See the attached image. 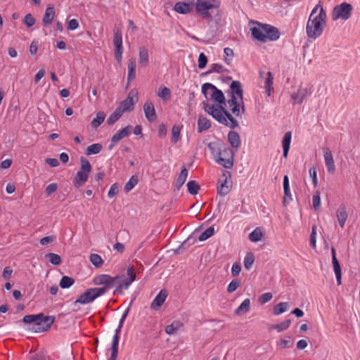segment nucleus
Here are the masks:
<instances>
[{
	"mask_svg": "<svg viewBox=\"0 0 360 360\" xmlns=\"http://www.w3.org/2000/svg\"><path fill=\"white\" fill-rule=\"evenodd\" d=\"M251 32H252V37L255 39H257L261 42L266 41V34L262 27L261 29L259 27H254L251 28Z\"/></svg>",
	"mask_w": 360,
	"mask_h": 360,
	"instance_id": "b1692460",
	"label": "nucleus"
},
{
	"mask_svg": "<svg viewBox=\"0 0 360 360\" xmlns=\"http://www.w3.org/2000/svg\"><path fill=\"white\" fill-rule=\"evenodd\" d=\"M127 68H128L127 82L129 84L136 77V62H135V60L133 59L129 60Z\"/></svg>",
	"mask_w": 360,
	"mask_h": 360,
	"instance_id": "2f4dec72",
	"label": "nucleus"
},
{
	"mask_svg": "<svg viewBox=\"0 0 360 360\" xmlns=\"http://www.w3.org/2000/svg\"><path fill=\"white\" fill-rule=\"evenodd\" d=\"M212 90L211 99L219 103V104H225L226 98L221 90L218 89L211 83H205L202 86V94L207 98V91Z\"/></svg>",
	"mask_w": 360,
	"mask_h": 360,
	"instance_id": "0eeeda50",
	"label": "nucleus"
},
{
	"mask_svg": "<svg viewBox=\"0 0 360 360\" xmlns=\"http://www.w3.org/2000/svg\"><path fill=\"white\" fill-rule=\"evenodd\" d=\"M208 62L207 57L204 53H200L198 56V63L200 69H204Z\"/></svg>",
	"mask_w": 360,
	"mask_h": 360,
	"instance_id": "6e6d98bb",
	"label": "nucleus"
},
{
	"mask_svg": "<svg viewBox=\"0 0 360 360\" xmlns=\"http://www.w3.org/2000/svg\"><path fill=\"white\" fill-rule=\"evenodd\" d=\"M347 216L346 207L344 205H341L337 210V218L341 228H344Z\"/></svg>",
	"mask_w": 360,
	"mask_h": 360,
	"instance_id": "aec40b11",
	"label": "nucleus"
},
{
	"mask_svg": "<svg viewBox=\"0 0 360 360\" xmlns=\"http://www.w3.org/2000/svg\"><path fill=\"white\" fill-rule=\"evenodd\" d=\"M326 25V13L323 8H321L319 14L314 18H309L306 26L307 37L316 39L319 37Z\"/></svg>",
	"mask_w": 360,
	"mask_h": 360,
	"instance_id": "7ed1b4c3",
	"label": "nucleus"
},
{
	"mask_svg": "<svg viewBox=\"0 0 360 360\" xmlns=\"http://www.w3.org/2000/svg\"><path fill=\"white\" fill-rule=\"evenodd\" d=\"M187 188L188 192L191 195H196L200 189V187L195 181L191 180L187 183Z\"/></svg>",
	"mask_w": 360,
	"mask_h": 360,
	"instance_id": "c03bdc74",
	"label": "nucleus"
},
{
	"mask_svg": "<svg viewBox=\"0 0 360 360\" xmlns=\"http://www.w3.org/2000/svg\"><path fill=\"white\" fill-rule=\"evenodd\" d=\"M292 133L291 131H287L283 139L282 146H283V156L286 158L288 155V152L290 150V142H291Z\"/></svg>",
	"mask_w": 360,
	"mask_h": 360,
	"instance_id": "4be33fe9",
	"label": "nucleus"
},
{
	"mask_svg": "<svg viewBox=\"0 0 360 360\" xmlns=\"http://www.w3.org/2000/svg\"><path fill=\"white\" fill-rule=\"evenodd\" d=\"M91 302L89 298V295L88 293L87 290H86V291L84 293L81 294L79 296V297L75 301L74 305L76 306L77 304H86Z\"/></svg>",
	"mask_w": 360,
	"mask_h": 360,
	"instance_id": "49530a36",
	"label": "nucleus"
},
{
	"mask_svg": "<svg viewBox=\"0 0 360 360\" xmlns=\"http://www.w3.org/2000/svg\"><path fill=\"white\" fill-rule=\"evenodd\" d=\"M289 308L288 302H282L276 304L273 308V313L274 315L278 316L285 312Z\"/></svg>",
	"mask_w": 360,
	"mask_h": 360,
	"instance_id": "473e14b6",
	"label": "nucleus"
},
{
	"mask_svg": "<svg viewBox=\"0 0 360 360\" xmlns=\"http://www.w3.org/2000/svg\"><path fill=\"white\" fill-rule=\"evenodd\" d=\"M182 126L179 125H174L172 129V141L174 143H176L180 139V133L181 130Z\"/></svg>",
	"mask_w": 360,
	"mask_h": 360,
	"instance_id": "8fccbe9b",
	"label": "nucleus"
},
{
	"mask_svg": "<svg viewBox=\"0 0 360 360\" xmlns=\"http://www.w3.org/2000/svg\"><path fill=\"white\" fill-rule=\"evenodd\" d=\"M118 192H119V186L117 183H115L110 186V190L108 193V197L109 198H112L117 195Z\"/></svg>",
	"mask_w": 360,
	"mask_h": 360,
	"instance_id": "052dcab7",
	"label": "nucleus"
},
{
	"mask_svg": "<svg viewBox=\"0 0 360 360\" xmlns=\"http://www.w3.org/2000/svg\"><path fill=\"white\" fill-rule=\"evenodd\" d=\"M139 63L142 66H146L148 64V51L144 46L139 48Z\"/></svg>",
	"mask_w": 360,
	"mask_h": 360,
	"instance_id": "bb28decb",
	"label": "nucleus"
},
{
	"mask_svg": "<svg viewBox=\"0 0 360 360\" xmlns=\"http://www.w3.org/2000/svg\"><path fill=\"white\" fill-rule=\"evenodd\" d=\"M353 6L351 4L343 2L336 5L333 10L332 18L333 20L342 19L347 20L351 18Z\"/></svg>",
	"mask_w": 360,
	"mask_h": 360,
	"instance_id": "423d86ee",
	"label": "nucleus"
},
{
	"mask_svg": "<svg viewBox=\"0 0 360 360\" xmlns=\"http://www.w3.org/2000/svg\"><path fill=\"white\" fill-rule=\"evenodd\" d=\"M274 77L271 72H267V77L264 82V89L268 96L271 95V89L273 85Z\"/></svg>",
	"mask_w": 360,
	"mask_h": 360,
	"instance_id": "09e8293b",
	"label": "nucleus"
},
{
	"mask_svg": "<svg viewBox=\"0 0 360 360\" xmlns=\"http://www.w3.org/2000/svg\"><path fill=\"white\" fill-rule=\"evenodd\" d=\"M179 325V322H173L172 324L167 325L165 329V333L168 335H174L177 330Z\"/></svg>",
	"mask_w": 360,
	"mask_h": 360,
	"instance_id": "5fc2aeb1",
	"label": "nucleus"
},
{
	"mask_svg": "<svg viewBox=\"0 0 360 360\" xmlns=\"http://www.w3.org/2000/svg\"><path fill=\"white\" fill-rule=\"evenodd\" d=\"M122 112H121V107L117 106L115 111L109 116L107 120V123L108 125L114 124L122 115Z\"/></svg>",
	"mask_w": 360,
	"mask_h": 360,
	"instance_id": "c85d7f7f",
	"label": "nucleus"
},
{
	"mask_svg": "<svg viewBox=\"0 0 360 360\" xmlns=\"http://www.w3.org/2000/svg\"><path fill=\"white\" fill-rule=\"evenodd\" d=\"M263 236L262 232L259 228H256L249 234V239L250 241L257 243L262 240Z\"/></svg>",
	"mask_w": 360,
	"mask_h": 360,
	"instance_id": "79ce46f5",
	"label": "nucleus"
},
{
	"mask_svg": "<svg viewBox=\"0 0 360 360\" xmlns=\"http://www.w3.org/2000/svg\"><path fill=\"white\" fill-rule=\"evenodd\" d=\"M35 22H36L35 18L32 16V15L31 13H28V14L25 15L24 20H23V22L25 24V25L27 27H30L33 26L35 24Z\"/></svg>",
	"mask_w": 360,
	"mask_h": 360,
	"instance_id": "bf43d9fd",
	"label": "nucleus"
},
{
	"mask_svg": "<svg viewBox=\"0 0 360 360\" xmlns=\"http://www.w3.org/2000/svg\"><path fill=\"white\" fill-rule=\"evenodd\" d=\"M214 233V229L213 226H210L207 228L205 231H203L198 238L200 241H204L211 236H212Z\"/></svg>",
	"mask_w": 360,
	"mask_h": 360,
	"instance_id": "3c124183",
	"label": "nucleus"
},
{
	"mask_svg": "<svg viewBox=\"0 0 360 360\" xmlns=\"http://www.w3.org/2000/svg\"><path fill=\"white\" fill-rule=\"evenodd\" d=\"M122 328L118 327L116 328L115 331V334L112 337V345L119 346V340H120V334L121 333Z\"/></svg>",
	"mask_w": 360,
	"mask_h": 360,
	"instance_id": "338daca9",
	"label": "nucleus"
},
{
	"mask_svg": "<svg viewBox=\"0 0 360 360\" xmlns=\"http://www.w3.org/2000/svg\"><path fill=\"white\" fill-rule=\"evenodd\" d=\"M113 45L115 46V59L120 62L122 60L123 47L122 32L119 28L113 30Z\"/></svg>",
	"mask_w": 360,
	"mask_h": 360,
	"instance_id": "9d476101",
	"label": "nucleus"
},
{
	"mask_svg": "<svg viewBox=\"0 0 360 360\" xmlns=\"http://www.w3.org/2000/svg\"><path fill=\"white\" fill-rule=\"evenodd\" d=\"M219 156L215 158V161L225 168L231 169L233 166L234 152L223 143Z\"/></svg>",
	"mask_w": 360,
	"mask_h": 360,
	"instance_id": "39448f33",
	"label": "nucleus"
},
{
	"mask_svg": "<svg viewBox=\"0 0 360 360\" xmlns=\"http://www.w3.org/2000/svg\"><path fill=\"white\" fill-rule=\"evenodd\" d=\"M105 116V113L103 111L97 112L96 117L91 121V127L95 129L98 127L103 122Z\"/></svg>",
	"mask_w": 360,
	"mask_h": 360,
	"instance_id": "c9c22d12",
	"label": "nucleus"
},
{
	"mask_svg": "<svg viewBox=\"0 0 360 360\" xmlns=\"http://www.w3.org/2000/svg\"><path fill=\"white\" fill-rule=\"evenodd\" d=\"M132 129L133 127L131 125H127L112 136L113 141H119L121 139L127 137L131 133Z\"/></svg>",
	"mask_w": 360,
	"mask_h": 360,
	"instance_id": "412c9836",
	"label": "nucleus"
},
{
	"mask_svg": "<svg viewBox=\"0 0 360 360\" xmlns=\"http://www.w3.org/2000/svg\"><path fill=\"white\" fill-rule=\"evenodd\" d=\"M81 167L73 178V184L75 187H80L88 180L89 173L91 171V165L89 161L84 157L80 158Z\"/></svg>",
	"mask_w": 360,
	"mask_h": 360,
	"instance_id": "20e7f679",
	"label": "nucleus"
},
{
	"mask_svg": "<svg viewBox=\"0 0 360 360\" xmlns=\"http://www.w3.org/2000/svg\"><path fill=\"white\" fill-rule=\"evenodd\" d=\"M224 53L225 54L224 62L229 65L233 56V51L231 48L226 47L224 49Z\"/></svg>",
	"mask_w": 360,
	"mask_h": 360,
	"instance_id": "4d7b16f0",
	"label": "nucleus"
},
{
	"mask_svg": "<svg viewBox=\"0 0 360 360\" xmlns=\"http://www.w3.org/2000/svg\"><path fill=\"white\" fill-rule=\"evenodd\" d=\"M210 127V121L206 117L199 116L198 120V132L202 133V131L209 129Z\"/></svg>",
	"mask_w": 360,
	"mask_h": 360,
	"instance_id": "393cba45",
	"label": "nucleus"
},
{
	"mask_svg": "<svg viewBox=\"0 0 360 360\" xmlns=\"http://www.w3.org/2000/svg\"><path fill=\"white\" fill-rule=\"evenodd\" d=\"M227 138L231 147L237 151L241 144L239 134L235 131H231L229 132Z\"/></svg>",
	"mask_w": 360,
	"mask_h": 360,
	"instance_id": "f3484780",
	"label": "nucleus"
},
{
	"mask_svg": "<svg viewBox=\"0 0 360 360\" xmlns=\"http://www.w3.org/2000/svg\"><path fill=\"white\" fill-rule=\"evenodd\" d=\"M316 226L314 225L311 229L310 234L309 243L310 245L315 249L316 248Z\"/></svg>",
	"mask_w": 360,
	"mask_h": 360,
	"instance_id": "e2e57ef3",
	"label": "nucleus"
},
{
	"mask_svg": "<svg viewBox=\"0 0 360 360\" xmlns=\"http://www.w3.org/2000/svg\"><path fill=\"white\" fill-rule=\"evenodd\" d=\"M115 277L120 278L117 284H120L123 289H127L131 283L134 281V278L133 276L126 278L124 279H122L124 276H116Z\"/></svg>",
	"mask_w": 360,
	"mask_h": 360,
	"instance_id": "de8ad7c7",
	"label": "nucleus"
},
{
	"mask_svg": "<svg viewBox=\"0 0 360 360\" xmlns=\"http://www.w3.org/2000/svg\"><path fill=\"white\" fill-rule=\"evenodd\" d=\"M191 238L188 237L186 240H184L176 250H174V254L180 255L182 254L184 250V246L188 244L189 245L191 244L190 243Z\"/></svg>",
	"mask_w": 360,
	"mask_h": 360,
	"instance_id": "0e129e2a",
	"label": "nucleus"
},
{
	"mask_svg": "<svg viewBox=\"0 0 360 360\" xmlns=\"http://www.w3.org/2000/svg\"><path fill=\"white\" fill-rule=\"evenodd\" d=\"M272 297H273L272 293L265 292V293L262 294L259 297L258 300L260 304H265V303L269 302L271 300Z\"/></svg>",
	"mask_w": 360,
	"mask_h": 360,
	"instance_id": "69168bd1",
	"label": "nucleus"
},
{
	"mask_svg": "<svg viewBox=\"0 0 360 360\" xmlns=\"http://www.w3.org/2000/svg\"><path fill=\"white\" fill-rule=\"evenodd\" d=\"M119 279V277H112L108 274H100L94 278L93 283L96 285H103V287L111 289L115 286Z\"/></svg>",
	"mask_w": 360,
	"mask_h": 360,
	"instance_id": "6e6552de",
	"label": "nucleus"
},
{
	"mask_svg": "<svg viewBox=\"0 0 360 360\" xmlns=\"http://www.w3.org/2000/svg\"><path fill=\"white\" fill-rule=\"evenodd\" d=\"M56 14L55 8L53 6L49 5L45 11L43 19H42V23L44 26H47L50 25L54 18Z\"/></svg>",
	"mask_w": 360,
	"mask_h": 360,
	"instance_id": "a211bd4d",
	"label": "nucleus"
},
{
	"mask_svg": "<svg viewBox=\"0 0 360 360\" xmlns=\"http://www.w3.org/2000/svg\"><path fill=\"white\" fill-rule=\"evenodd\" d=\"M257 25H261L264 29L266 34V41L268 39L270 41H276L279 39L280 32L276 27L267 24L262 25L260 23H257Z\"/></svg>",
	"mask_w": 360,
	"mask_h": 360,
	"instance_id": "f8f14e48",
	"label": "nucleus"
},
{
	"mask_svg": "<svg viewBox=\"0 0 360 360\" xmlns=\"http://www.w3.org/2000/svg\"><path fill=\"white\" fill-rule=\"evenodd\" d=\"M158 96L164 101H168L171 97V91L169 88L164 86L158 93Z\"/></svg>",
	"mask_w": 360,
	"mask_h": 360,
	"instance_id": "864d4df0",
	"label": "nucleus"
},
{
	"mask_svg": "<svg viewBox=\"0 0 360 360\" xmlns=\"http://www.w3.org/2000/svg\"><path fill=\"white\" fill-rule=\"evenodd\" d=\"M139 179L137 176L133 175L129 180L126 183L124 186V191L126 193L129 192L131 191L138 184Z\"/></svg>",
	"mask_w": 360,
	"mask_h": 360,
	"instance_id": "37998d69",
	"label": "nucleus"
},
{
	"mask_svg": "<svg viewBox=\"0 0 360 360\" xmlns=\"http://www.w3.org/2000/svg\"><path fill=\"white\" fill-rule=\"evenodd\" d=\"M307 95V89L305 88H300L297 92L291 95V98L294 103H301Z\"/></svg>",
	"mask_w": 360,
	"mask_h": 360,
	"instance_id": "5701e85b",
	"label": "nucleus"
},
{
	"mask_svg": "<svg viewBox=\"0 0 360 360\" xmlns=\"http://www.w3.org/2000/svg\"><path fill=\"white\" fill-rule=\"evenodd\" d=\"M167 297L166 290H161L150 304V308L158 310L165 302Z\"/></svg>",
	"mask_w": 360,
	"mask_h": 360,
	"instance_id": "4468645a",
	"label": "nucleus"
},
{
	"mask_svg": "<svg viewBox=\"0 0 360 360\" xmlns=\"http://www.w3.org/2000/svg\"><path fill=\"white\" fill-rule=\"evenodd\" d=\"M250 301L249 299H245L240 304V306L235 310V314L237 315H241L247 313L250 310Z\"/></svg>",
	"mask_w": 360,
	"mask_h": 360,
	"instance_id": "7c9ffc66",
	"label": "nucleus"
},
{
	"mask_svg": "<svg viewBox=\"0 0 360 360\" xmlns=\"http://www.w3.org/2000/svg\"><path fill=\"white\" fill-rule=\"evenodd\" d=\"M290 323H291V321L290 319H286L280 323L271 325L270 328L275 329L278 332H281V331H283V330H286L287 328H288Z\"/></svg>",
	"mask_w": 360,
	"mask_h": 360,
	"instance_id": "a19ab883",
	"label": "nucleus"
},
{
	"mask_svg": "<svg viewBox=\"0 0 360 360\" xmlns=\"http://www.w3.org/2000/svg\"><path fill=\"white\" fill-rule=\"evenodd\" d=\"M231 90V96H238L240 100H243V90L242 84L239 81H233L230 85Z\"/></svg>",
	"mask_w": 360,
	"mask_h": 360,
	"instance_id": "6ab92c4d",
	"label": "nucleus"
},
{
	"mask_svg": "<svg viewBox=\"0 0 360 360\" xmlns=\"http://www.w3.org/2000/svg\"><path fill=\"white\" fill-rule=\"evenodd\" d=\"M220 5L219 0H196L195 8L198 15L207 22H212L214 18L216 23L218 24L221 17Z\"/></svg>",
	"mask_w": 360,
	"mask_h": 360,
	"instance_id": "f257e3e1",
	"label": "nucleus"
},
{
	"mask_svg": "<svg viewBox=\"0 0 360 360\" xmlns=\"http://www.w3.org/2000/svg\"><path fill=\"white\" fill-rule=\"evenodd\" d=\"M202 108L204 110L210 115L214 120H216L219 123L222 124L225 126H229V122L226 121V117L223 116V115L215 109V105L212 104V105H208L206 102L202 103Z\"/></svg>",
	"mask_w": 360,
	"mask_h": 360,
	"instance_id": "9b49d317",
	"label": "nucleus"
},
{
	"mask_svg": "<svg viewBox=\"0 0 360 360\" xmlns=\"http://www.w3.org/2000/svg\"><path fill=\"white\" fill-rule=\"evenodd\" d=\"M223 143H224L213 141L207 144V148L211 153L214 156V158L219 156Z\"/></svg>",
	"mask_w": 360,
	"mask_h": 360,
	"instance_id": "c756f323",
	"label": "nucleus"
},
{
	"mask_svg": "<svg viewBox=\"0 0 360 360\" xmlns=\"http://www.w3.org/2000/svg\"><path fill=\"white\" fill-rule=\"evenodd\" d=\"M143 110L146 119L149 122H153L157 118L153 103L148 100L143 105Z\"/></svg>",
	"mask_w": 360,
	"mask_h": 360,
	"instance_id": "ddd939ff",
	"label": "nucleus"
},
{
	"mask_svg": "<svg viewBox=\"0 0 360 360\" xmlns=\"http://www.w3.org/2000/svg\"><path fill=\"white\" fill-rule=\"evenodd\" d=\"M230 192V188L227 186V179L226 178L223 181H218L217 193L221 196H225Z\"/></svg>",
	"mask_w": 360,
	"mask_h": 360,
	"instance_id": "cd10ccee",
	"label": "nucleus"
},
{
	"mask_svg": "<svg viewBox=\"0 0 360 360\" xmlns=\"http://www.w3.org/2000/svg\"><path fill=\"white\" fill-rule=\"evenodd\" d=\"M75 283V279L68 276H63L59 283V285L63 289L69 288Z\"/></svg>",
	"mask_w": 360,
	"mask_h": 360,
	"instance_id": "4c0bfd02",
	"label": "nucleus"
},
{
	"mask_svg": "<svg viewBox=\"0 0 360 360\" xmlns=\"http://www.w3.org/2000/svg\"><path fill=\"white\" fill-rule=\"evenodd\" d=\"M195 4L192 2L191 3H186L183 1L177 2L174 4V10L180 14H187L189 13Z\"/></svg>",
	"mask_w": 360,
	"mask_h": 360,
	"instance_id": "2eb2a0df",
	"label": "nucleus"
},
{
	"mask_svg": "<svg viewBox=\"0 0 360 360\" xmlns=\"http://www.w3.org/2000/svg\"><path fill=\"white\" fill-rule=\"evenodd\" d=\"M313 207L316 210H318L321 207V198L320 192L316 191L312 198Z\"/></svg>",
	"mask_w": 360,
	"mask_h": 360,
	"instance_id": "13d9d810",
	"label": "nucleus"
},
{
	"mask_svg": "<svg viewBox=\"0 0 360 360\" xmlns=\"http://www.w3.org/2000/svg\"><path fill=\"white\" fill-rule=\"evenodd\" d=\"M226 70L222 65L218 63H213L210 65V69L205 72H202L201 76L207 75L212 72L221 73Z\"/></svg>",
	"mask_w": 360,
	"mask_h": 360,
	"instance_id": "58836bf2",
	"label": "nucleus"
},
{
	"mask_svg": "<svg viewBox=\"0 0 360 360\" xmlns=\"http://www.w3.org/2000/svg\"><path fill=\"white\" fill-rule=\"evenodd\" d=\"M331 254H332V263H333L335 274V276L336 275H342L340 265V263L336 257L335 249L333 247L331 248Z\"/></svg>",
	"mask_w": 360,
	"mask_h": 360,
	"instance_id": "f704fd0d",
	"label": "nucleus"
},
{
	"mask_svg": "<svg viewBox=\"0 0 360 360\" xmlns=\"http://www.w3.org/2000/svg\"><path fill=\"white\" fill-rule=\"evenodd\" d=\"M102 148L101 143H94L86 148L85 153L86 155H96L101 151Z\"/></svg>",
	"mask_w": 360,
	"mask_h": 360,
	"instance_id": "e433bc0d",
	"label": "nucleus"
},
{
	"mask_svg": "<svg viewBox=\"0 0 360 360\" xmlns=\"http://www.w3.org/2000/svg\"><path fill=\"white\" fill-rule=\"evenodd\" d=\"M58 188V185L55 183H52V184H49L46 189H45V193L46 194V195L49 196L51 195L53 193H54Z\"/></svg>",
	"mask_w": 360,
	"mask_h": 360,
	"instance_id": "774afa93",
	"label": "nucleus"
},
{
	"mask_svg": "<svg viewBox=\"0 0 360 360\" xmlns=\"http://www.w3.org/2000/svg\"><path fill=\"white\" fill-rule=\"evenodd\" d=\"M89 259L91 264L96 267L99 268L103 264V260L102 257L96 253H92L89 256Z\"/></svg>",
	"mask_w": 360,
	"mask_h": 360,
	"instance_id": "a18cd8bd",
	"label": "nucleus"
},
{
	"mask_svg": "<svg viewBox=\"0 0 360 360\" xmlns=\"http://www.w3.org/2000/svg\"><path fill=\"white\" fill-rule=\"evenodd\" d=\"M255 262V255L252 252H247L244 258V266L247 270L252 269Z\"/></svg>",
	"mask_w": 360,
	"mask_h": 360,
	"instance_id": "ea45409f",
	"label": "nucleus"
},
{
	"mask_svg": "<svg viewBox=\"0 0 360 360\" xmlns=\"http://www.w3.org/2000/svg\"><path fill=\"white\" fill-rule=\"evenodd\" d=\"M55 321L53 316H44L43 313L25 316L21 321L27 324L28 329L34 333L47 331Z\"/></svg>",
	"mask_w": 360,
	"mask_h": 360,
	"instance_id": "f03ea898",
	"label": "nucleus"
},
{
	"mask_svg": "<svg viewBox=\"0 0 360 360\" xmlns=\"http://www.w3.org/2000/svg\"><path fill=\"white\" fill-rule=\"evenodd\" d=\"M331 254H332V263H333L335 274V276L336 275H342L340 265V263L336 257L335 249L333 247L331 248Z\"/></svg>",
	"mask_w": 360,
	"mask_h": 360,
	"instance_id": "72a5a7b5",
	"label": "nucleus"
},
{
	"mask_svg": "<svg viewBox=\"0 0 360 360\" xmlns=\"http://www.w3.org/2000/svg\"><path fill=\"white\" fill-rule=\"evenodd\" d=\"M324 150V160L326 166L327 167V169L328 172L333 173L335 169V164H334V160L332 155V153L328 148H325L323 149Z\"/></svg>",
	"mask_w": 360,
	"mask_h": 360,
	"instance_id": "dca6fc26",
	"label": "nucleus"
},
{
	"mask_svg": "<svg viewBox=\"0 0 360 360\" xmlns=\"http://www.w3.org/2000/svg\"><path fill=\"white\" fill-rule=\"evenodd\" d=\"M240 286V281L237 279H234L230 282L227 287V291L229 293L233 292Z\"/></svg>",
	"mask_w": 360,
	"mask_h": 360,
	"instance_id": "680f3d73",
	"label": "nucleus"
},
{
	"mask_svg": "<svg viewBox=\"0 0 360 360\" xmlns=\"http://www.w3.org/2000/svg\"><path fill=\"white\" fill-rule=\"evenodd\" d=\"M138 92L135 90H131L127 98L120 103L121 112L132 111L134 108V105L138 102Z\"/></svg>",
	"mask_w": 360,
	"mask_h": 360,
	"instance_id": "1a4fd4ad",
	"label": "nucleus"
},
{
	"mask_svg": "<svg viewBox=\"0 0 360 360\" xmlns=\"http://www.w3.org/2000/svg\"><path fill=\"white\" fill-rule=\"evenodd\" d=\"M188 172L187 169L185 167H184L181 169V172L179 174V176L176 179V182H175V188L177 190H179L182 187L184 184L185 183L186 178L188 176Z\"/></svg>",
	"mask_w": 360,
	"mask_h": 360,
	"instance_id": "a878e982",
	"label": "nucleus"
},
{
	"mask_svg": "<svg viewBox=\"0 0 360 360\" xmlns=\"http://www.w3.org/2000/svg\"><path fill=\"white\" fill-rule=\"evenodd\" d=\"M46 257L49 258V262L53 265H59L61 263V258L60 257L55 253H48L46 255Z\"/></svg>",
	"mask_w": 360,
	"mask_h": 360,
	"instance_id": "603ef678",
	"label": "nucleus"
}]
</instances>
